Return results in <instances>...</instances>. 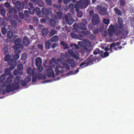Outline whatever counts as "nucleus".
Returning <instances> with one entry per match:
<instances>
[{
  "instance_id": "46",
  "label": "nucleus",
  "mask_w": 134,
  "mask_h": 134,
  "mask_svg": "<svg viewBox=\"0 0 134 134\" xmlns=\"http://www.w3.org/2000/svg\"><path fill=\"white\" fill-rule=\"evenodd\" d=\"M109 55V53L108 52H106L103 54L102 53L101 54L100 56L102 58H104L108 56Z\"/></svg>"
},
{
  "instance_id": "2",
  "label": "nucleus",
  "mask_w": 134,
  "mask_h": 134,
  "mask_svg": "<svg viewBox=\"0 0 134 134\" xmlns=\"http://www.w3.org/2000/svg\"><path fill=\"white\" fill-rule=\"evenodd\" d=\"M90 4L87 3V2L83 1L80 0L77 2L75 4V7L76 9V10L77 12H78L80 10V8L81 9H85Z\"/></svg>"
},
{
  "instance_id": "42",
  "label": "nucleus",
  "mask_w": 134,
  "mask_h": 134,
  "mask_svg": "<svg viewBox=\"0 0 134 134\" xmlns=\"http://www.w3.org/2000/svg\"><path fill=\"white\" fill-rule=\"evenodd\" d=\"M11 56L9 54H6V55L4 57V60L5 61L7 62L8 61H9L10 60H11Z\"/></svg>"
},
{
  "instance_id": "35",
  "label": "nucleus",
  "mask_w": 134,
  "mask_h": 134,
  "mask_svg": "<svg viewBox=\"0 0 134 134\" xmlns=\"http://www.w3.org/2000/svg\"><path fill=\"white\" fill-rule=\"evenodd\" d=\"M7 38L9 39L10 40L11 39L13 36V33L10 31H8L7 33Z\"/></svg>"
},
{
  "instance_id": "64",
  "label": "nucleus",
  "mask_w": 134,
  "mask_h": 134,
  "mask_svg": "<svg viewBox=\"0 0 134 134\" xmlns=\"http://www.w3.org/2000/svg\"><path fill=\"white\" fill-rule=\"evenodd\" d=\"M18 69L19 70H23V65L22 64H19L17 66Z\"/></svg>"
},
{
  "instance_id": "39",
  "label": "nucleus",
  "mask_w": 134,
  "mask_h": 134,
  "mask_svg": "<svg viewBox=\"0 0 134 134\" xmlns=\"http://www.w3.org/2000/svg\"><path fill=\"white\" fill-rule=\"evenodd\" d=\"M2 51L3 52L4 54L5 55L8 54V51L7 46H4Z\"/></svg>"
},
{
  "instance_id": "52",
  "label": "nucleus",
  "mask_w": 134,
  "mask_h": 134,
  "mask_svg": "<svg viewBox=\"0 0 134 134\" xmlns=\"http://www.w3.org/2000/svg\"><path fill=\"white\" fill-rule=\"evenodd\" d=\"M0 10L1 14L3 16L5 15L6 12V9H5L3 8Z\"/></svg>"
},
{
  "instance_id": "33",
  "label": "nucleus",
  "mask_w": 134,
  "mask_h": 134,
  "mask_svg": "<svg viewBox=\"0 0 134 134\" xmlns=\"http://www.w3.org/2000/svg\"><path fill=\"white\" fill-rule=\"evenodd\" d=\"M55 12L58 18L60 19L63 14V13L62 12V11H58L57 9H56L55 10Z\"/></svg>"
},
{
  "instance_id": "36",
  "label": "nucleus",
  "mask_w": 134,
  "mask_h": 134,
  "mask_svg": "<svg viewBox=\"0 0 134 134\" xmlns=\"http://www.w3.org/2000/svg\"><path fill=\"white\" fill-rule=\"evenodd\" d=\"M55 30L53 29H50L51 31L49 34V36L50 37L53 36L55 34H57L58 31Z\"/></svg>"
},
{
  "instance_id": "45",
  "label": "nucleus",
  "mask_w": 134,
  "mask_h": 134,
  "mask_svg": "<svg viewBox=\"0 0 134 134\" xmlns=\"http://www.w3.org/2000/svg\"><path fill=\"white\" fill-rule=\"evenodd\" d=\"M115 44V42H113L110 44V52H113L112 49L113 48L115 47L116 46Z\"/></svg>"
},
{
  "instance_id": "41",
  "label": "nucleus",
  "mask_w": 134,
  "mask_h": 134,
  "mask_svg": "<svg viewBox=\"0 0 134 134\" xmlns=\"http://www.w3.org/2000/svg\"><path fill=\"white\" fill-rule=\"evenodd\" d=\"M102 58L100 55L98 56H96L94 57V62L96 63L99 62Z\"/></svg>"
},
{
  "instance_id": "30",
  "label": "nucleus",
  "mask_w": 134,
  "mask_h": 134,
  "mask_svg": "<svg viewBox=\"0 0 134 134\" xmlns=\"http://www.w3.org/2000/svg\"><path fill=\"white\" fill-rule=\"evenodd\" d=\"M58 37L57 35H55L52 37L50 41L52 42H56L58 40Z\"/></svg>"
},
{
  "instance_id": "19",
  "label": "nucleus",
  "mask_w": 134,
  "mask_h": 134,
  "mask_svg": "<svg viewBox=\"0 0 134 134\" xmlns=\"http://www.w3.org/2000/svg\"><path fill=\"white\" fill-rule=\"evenodd\" d=\"M99 13L100 15H105L107 14V9L105 7H102L99 10Z\"/></svg>"
},
{
  "instance_id": "63",
  "label": "nucleus",
  "mask_w": 134,
  "mask_h": 134,
  "mask_svg": "<svg viewBox=\"0 0 134 134\" xmlns=\"http://www.w3.org/2000/svg\"><path fill=\"white\" fill-rule=\"evenodd\" d=\"M74 4L71 3L69 4V9H70L71 10H72V11H73L74 9Z\"/></svg>"
},
{
  "instance_id": "40",
  "label": "nucleus",
  "mask_w": 134,
  "mask_h": 134,
  "mask_svg": "<svg viewBox=\"0 0 134 134\" xmlns=\"http://www.w3.org/2000/svg\"><path fill=\"white\" fill-rule=\"evenodd\" d=\"M70 47H72V49H75L79 48L78 45L75 43H72L70 44Z\"/></svg>"
},
{
  "instance_id": "17",
  "label": "nucleus",
  "mask_w": 134,
  "mask_h": 134,
  "mask_svg": "<svg viewBox=\"0 0 134 134\" xmlns=\"http://www.w3.org/2000/svg\"><path fill=\"white\" fill-rule=\"evenodd\" d=\"M36 70L35 68H33L32 69L30 67H29L27 69V73L31 76L35 73Z\"/></svg>"
},
{
  "instance_id": "29",
  "label": "nucleus",
  "mask_w": 134,
  "mask_h": 134,
  "mask_svg": "<svg viewBox=\"0 0 134 134\" xmlns=\"http://www.w3.org/2000/svg\"><path fill=\"white\" fill-rule=\"evenodd\" d=\"M60 45H62L64 49H69L70 47L69 46L68 44L64 41H62L60 42Z\"/></svg>"
},
{
  "instance_id": "14",
  "label": "nucleus",
  "mask_w": 134,
  "mask_h": 134,
  "mask_svg": "<svg viewBox=\"0 0 134 134\" xmlns=\"http://www.w3.org/2000/svg\"><path fill=\"white\" fill-rule=\"evenodd\" d=\"M86 60H87L88 64L92 65L93 64V62H94V57H93L92 54Z\"/></svg>"
},
{
  "instance_id": "54",
  "label": "nucleus",
  "mask_w": 134,
  "mask_h": 134,
  "mask_svg": "<svg viewBox=\"0 0 134 134\" xmlns=\"http://www.w3.org/2000/svg\"><path fill=\"white\" fill-rule=\"evenodd\" d=\"M100 31V30L98 28H97L92 31L93 33L94 34H98Z\"/></svg>"
},
{
  "instance_id": "27",
  "label": "nucleus",
  "mask_w": 134,
  "mask_h": 134,
  "mask_svg": "<svg viewBox=\"0 0 134 134\" xmlns=\"http://www.w3.org/2000/svg\"><path fill=\"white\" fill-rule=\"evenodd\" d=\"M49 32V30L48 29L44 28L43 29L42 31V36L43 37L46 36L48 34Z\"/></svg>"
},
{
  "instance_id": "8",
  "label": "nucleus",
  "mask_w": 134,
  "mask_h": 134,
  "mask_svg": "<svg viewBox=\"0 0 134 134\" xmlns=\"http://www.w3.org/2000/svg\"><path fill=\"white\" fill-rule=\"evenodd\" d=\"M92 23L94 25H97L100 22V18L98 15L96 14L93 15L92 20Z\"/></svg>"
},
{
  "instance_id": "10",
  "label": "nucleus",
  "mask_w": 134,
  "mask_h": 134,
  "mask_svg": "<svg viewBox=\"0 0 134 134\" xmlns=\"http://www.w3.org/2000/svg\"><path fill=\"white\" fill-rule=\"evenodd\" d=\"M65 19L66 22L70 25H71L75 21V20L73 18L67 15L65 16Z\"/></svg>"
},
{
  "instance_id": "61",
  "label": "nucleus",
  "mask_w": 134,
  "mask_h": 134,
  "mask_svg": "<svg viewBox=\"0 0 134 134\" xmlns=\"http://www.w3.org/2000/svg\"><path fill=\"white\" fill-rule=\"evenodd\" d=\"M82 22L84 24H85V25H87L88 23V22L87 20L86 19H82Z\"/></svg>"
},
{
  "instance_id": "62",
  "label": "nucleus",
  "mask_w": 134,
  "mask_h": 134,
  "mask_svg": "<svg viewBox=\"0 0 134 134\" xmlns=\"http://www.w3.org/2000/svg\"><path fill=\"white\" fill-rule=\"evenodd\" d=\"M120 5L122 7H124L125 6V0H120Z\"/></svg>"
},
{
  "instance_id": "50",
  "label": "nucleus",
  "mask_w": 134,
  "mask_h": 134,
  "mask_svg": "<svg viewBox=\"0 0 134 134\" xmlns=\"http://www.w3.org/2000/svg\"><path fill=\"white\" fill-rule=\"evenodd\" d=\"M1 31L2 34L3 35L5 34L7 31L5 27H2Z\"/></svg>"
},
{
  "instance_id": "55",
  "label": "nucleus",
  "mask_w": 134,
  "mask_h": 134,
  "mask_svg": "<svg viewBox=\"0 0 134 134\" xmlns=\"http://www.w3.org/2000/svg\"><path fill=\"white\" fill-rule=\"evenodd\" d=\"M12 63L13 64L11 65L9 64V65H11V66L9 67V68L10 70H13L15 68V64L16 63Z\"/></svg>"
},
{
  "instance_id": "9",
  "label": "nucleus",
  "mask_w": 134,
  "mask_h": 134,
  "mask_svg": "<svg viewBox=\"0 0 134 134\" xmlns=\"http://www.w3.org/2000/svg\"><path fill=\"white\" fill-rule=\"evenodd\" d=\"M66 56H64L63 58H62L65 62L66 61L72 67H75V64L74 60L72 59H70L69 58L66 60L64 59L66 58Z\"/></svg>"
},
{
  "instance_id": "56",
  "label": "nucleus",
  "mask_w": 134,
  "mask_h": 134,
  "mask_svg": "<svg viewBox=\"0 0 134 134\" xmlns=\"http://www.w3.org/2000/svg\"><path fill=\"white\" fill-rule=\"evenodd\" d=\"M27 54L25 53H23L21 56L22 59L23 60H25L27 58Z\"/></svg>"
},
{
  "instance_id": "31",
  "label": "nucleus",
  "mask_w": 134,
  "mask_h": 134,
  "mask_svg": "<svg viewBox=\"0 0 134 134\" xmlns=\"http://www.w3.org/2000/svg\"><path fill=\"white\" fill-rule=\"evenodd\" d=\"M50 40H48L45 42V46L46 48L48 50L50 48V47H51L52 43L50 42Z\"/></svg>"
},
{
  "instance_id": "49",
  "label": "nucleus",
  "mask_w": 134,
  "mask_h": 134,
  "mask_svg": "<svg viewBox=\"0 0 134 134\" xmlns=\"http://www.w3.org/2000/svg\"><path fill=\"white\" fill-rule=\"evenodd\" d=\"M4 5L6 7L8 8V9H9V8H10L13 7H12L10 3L7 2H6L4 3Z\"/></svg>"
},
{
  "instance_id": "43",
  "label": "nucleus",
  "mask_w": 134,
  "mask_h": 134,
  "mask_svg": "<svg viewBox=\"0 0 134 134\" xmlns=\"http://www.w3.org/2000/svg\"><path fill=\"white\" fill-rule=\"evenodd\" d=\"M32 75L33 76L32 82H34L37 81L38 76L35 73L34 75Z\"/></svg>"
},
{
  "instance_id": "32",
  "label": "nucleus",
  "mask_w": 134,
  "mask_h": 134,
  "mask_svg": "<svg viewBox=\"0 0 134 134\" xmlns=\"http://www.w3.org/2000/svg\"><path fill=\"white\" fill-rule=\"evenodd\" d=\"M42 10L44 15L47 16L50 13L49 10L46 8L43 7Z\"/></svg>"
},
{
  "instance_id": "57",
  "label": "nucleus",
  "mask_w": 134,
  "mask_h": 134,
  "mask_svg": "<svg viewBox=\"0 0 134 134\" xmlns=\"http://www.w3.org/2000/svg\"><path fill=\"white\" fill-rule=\"evenodd\" d=\"M18 14L20 19H25L24 15L23 13L19 12Z\"/></svg>"
},
{
  "instance_id": "26",
  "label": "nucleus",
  "mask_w": 134,
  "mask_h": 134,
  "mask_svg": "<svg viewBox=\"0 0 134 134\" xmlns=\"http://www.w3.org/2000/svg\"><path fill=\"white\" fill-rule=\"evenodd\" d=\"M87 60H84L81 63L79 66L82 68H84L90 65L89 64H88Z\"/></svg>"
},
{
  "instance_id": "60",
  "label": "nucleus",
  "mask_w": 134,
  "mask_h": 134,
  "mask_svg": "<svg viewBox=\"0 0 134 134\" xmlns=\"http://www.w3.org/2000/svg\"><path fill=\"white\" fill-rule=\"evenodd\" d=\"M77 14V16L79 18L81 17L83 15V12L81 11H80L79 12H78Z\"/></svg>"
},
{
  "instance_id": "22",
  "label": "nucleus",
  "mask_w": 134,
  "mask_h": 134,
  "mask_svg": "<svg viewBox=\"0 0 134 134\" xmlns=\"http://www.w3.org/2000/svg\"><path fill=\"white\" fill-rule=\"evenodd\" d=\"M118 22L120 28H122L123 27V21L122 18L120 17H119L118 18Z\"/></svg>"
},
{
  "instance_id": "11",
  "label": "nucleus",
  "mask_w": 134,
  "mask_h": 134,
  "mask_svg": "<svg viewBox=\"0 0 134 134\" xmlns=\"http://www.w3.org/2000/svg\"><path fill=\"white\" fill-rule=\"evenodd\" d=\"M46 75L49 77L54 78L55 77L54 72L52 69H47L46 72Z\"/></svg>"
},
{
  "instance_id": "5",
  "label": "nucleus",
  "mask_w": 134,
  "mask_h": 134,
  "mask_svg": "<svg viewBox=\"0 0 134 134\" xmlns=\"http://www.w3.org/2000/svg\"><path fill=\"white\" fill-rule=\"evenodd\" d=\"M19 89V87L15 86L13 83L11 85H7L6 87L5 90L7 93H9L10 92H13L15 90Z\"/></svg>"
},
{
  "instance_id": "13",
  "label": "nucleus",
  "mask_w": 134,
  "mask_h": 134,
  "mask_svg": "<svg viewBox=\"0 0 134 134\" xmlns=\"http://www.w3.org/2000/svg\"><path fill=\"white\" fill-rule=\"evenodd\" d=\"M77 27L78 29L82 30H86L87 27L85 24H84L82 23H79L77 25Z\"/></svg>"
},
{
  "instance_id": "24",
  "label": "nucleus",
  "mask_w": 134,
  "mask_h": 134,
  "mask_svg": "<svg viewBox=\"0 0 134 134\" xmlns=\"http://www.w3.org/2000/svg\"><path fill=\"white\" fill-rule=\"evenodd\" d=\"M129 32V30L126 27L124 28L122 31V35L125 37H127Z\"/></svg>"
},
{
  "instance_id": "28",
  "label": "nucleus",
  "mask_w": 134,
  "mask_h": 134,
  "mask_svg": "<svg viewBox=\"0 0 134 134\" xmlns=\"http://www.w3.org/2000/svg\"><path fill=\"white\" fill-rule=\"evenodd\" d=\"M23 42L25 46H27L29 44V40L27 36H25L24 37L23 40Z\"/></svg>"
},
{
  "instance_id": "47",
  "label": "nucleus",
  "mask_w": 134,
  "mask_h": 134,
  "mask_svg": "<svg viewBox=\"0 0 134 134\" xmlns=\"http://www.w3.org/2000/svg\"><path fill=\"white\" fill-rule=\"evenodd\" d=\"M31 76H27L26 77L24 80L27 82V83H28L31 81Z\"/></svg>"
},
{
  "instance_id": "7",
  "label": "nucleus",
  "mask_w": 134,
  "mask_h": 134,
  "mask_svg": "<svg viewBox=\"0 0 134 134\" xmlns=\"http://www.w3.org/2000/svg\"><path fill=\"white\" fill-rule=\"evenodd\" d=\"M14 53L15 54L14 55L12 59L9 62V64L11 65L13 64L12 63H16V61L19 58L20 55L19 54L20 53H15V50H14Z\"/></svg>"
},
{
  "instance_id": "21",
  "label": "nucleus",
  "mask_w": 134,
  "mask_h": 134,
  "mask_svg": "<svg viewBox=\"0 0 134 134\" xmlns=\"http://www.w3.org/2000/svg\"><path fill=\"white\" fill-rule=\"evenodd\" d=\"M24 12L25 19L26 21H30V19L29 17V11L27 10H25L24 11Z\"/></svg>"
},
{
  "instance_id": "48",
  "label": "nucleus",
  "mask_w": 134,
  "mask_h": 134,
  "mask_svg": "<svg viewBox=\"0 0 134 134\" xmlns=\"http://www.w3.org/2000/svg\"><path fill=\"white\" fill-rule=\"evenodd\" d=\"M36 14L39 17H42L44 16L43 12L41 10L37 13Z\"/></svg>"
},
{
  "instance_id": "53",
  "label": "nucleus",
  "mask_w": 134,
  "mask_h": 134,
  "mask_svg": "<svg viewBox=\"0 0 134 134\" xmlns=\"http://www.w3.org/2000/svg\"><path fill=\"white\" fill-rule=\"evenodd\" d=\"M30 13L31 14H34L35 12V8H28Z\"/></svg>"
},
{
  "instance_id": "15",
  "label": "nucleus",
  "mask_w": 134,
  "mask_h": 134,
  "mask_svg": "<svg viewBox=\"0 0 134 134\" xmlns=\"http://www.w3.org/2000/svg\"><path fill=\"white\" fill-rule=\"evenodd\" d=\"M20 82V77L19 76H17L14 79V82L13 83V84L15 86H18L19 87V89L20 87L19 84Z\"/></svg>"
},
{
  "instance_id": "23",
  "label": "nucleus",
  "mask_w": 134,
  "mask_h": 134,
  "mask_svg": "<svg viewBox=\"0 0 134 134\" xmlns=\"http://www.w3.org/2000/svg\"><path fill=\"white\" fill-rule=\"evenodd\" d=\"M114 11L115 14L119 16H121L122 14V11L117 7L114 8Z\"/></svg>"
},
{
  "instance_id": "37",
  "label": "nucleus",
  "mask_w": 134,
  "mask_h": 134,
  "mask_svg": "<svg viewBox=\"0 0 134 134\" xmlns=\"http://www.w3.org/2000/svg\"><path fill=\"white\" fill-rule=\"evenodd\" d=\"M50 63L53 67H55V64H56L55 59L54 58H52L50 60Z\"/></svg>"
},
{
  "instance_id": "4",
  "label": "nucleus",
  "mask_w": 134,
  "mask_h": 134,
  "mask_svg": "<svg viewBox=\"0 0 134 134\" xmlns=\"http://www.w3.org/2000/svg\"><path fill=\"white\" fill-rule=\"evenodd\" d=\"M8 12L7 13V16L9 19H12L15 13H17L16 9L15 7L10 8L8 9Z\"/></svg>"
},
{
  "instance_id": "59",
  "label": "nucleus",
  "mask_w": 134,
  "mask_h": 134,
  "mask_svg": "<svg viewBox=\"0 0 134 134\" xmlns=\"http://www.w3.org/2000/svg\"><path fill=\"white\" fill-rule=\"evenodd\" d=\"M5 75L3 74L0 77V80L1 81H3L5 79Z\"/></svg>"
},
{
  "instance_id": "58",
  "label": "nucleus",
  "mask_w": 134,
  "mask_h": 134,
  "mask_svg": "<svg viewBox=\"0 0 134 134\" xmlns=\"http://www.w3.org/2000/svg\"><path fill=\"white\" fill-rule=\"evenodd\" d=\"M45 1L47 5H51L52 4V0H45Z\"/></svg>"
},
{
  "instance_id": "18",
  "label": "nucleus",
  "mask_w": 134,
  "mask_h": 134,
  "mask_svg": "<svg viewBox=\"0 0 134 134\" xmlns=\"http://www.w3.org/2000/svg\"><path fill=\"white\" fill-rule=\"evenodd\" d=\"M42 63L41 58L40 57H37L35 60V65L36 66H41Z\"/></svg>"
},
{
  "instance_id": "25",
  "label": "nucleus",
  "mask_w": 134,
  "mask_h": 134,
  "mask_svg": "<svg viewBox=\"0 0 134 134\" xmlns=\"http://www.w3.org/2000/svg\"><path fill=\"white\" fill-rule=\"evenodd\" d=\"M10 24L12 26L15 28L18 26V23L17 21L14 19H12L10 21Z\"/></svg>"
},
{
  "instance_id": "6",
  "label": "nucleus",
  "mask_w": 134,
  "mask_h": 134,
  "mask_svg": "<svg viewBox=\"0 0 134 134\" xmlns=\"http://www.w3.org/2000/svg\"><path fill=\"white\" fill-rule=\"evenodd\" d=\"M13 4L19 11L22 10L25 8V5L24 3H21L19 1H17L16 2Z\"/></svg>"
},
{
  "instance_id": "34",
  "label": "nucleus",
  "mask_w": 134,
  "mask_h": 134,
  "mask_svg": "<svg viewBox=\"0 0 134 134\" xmlns=\"http://www.w3.org/2000/svg\"><path fill=\"white\" fill-rule=\"evenodd\" d=\"M103 51H100L99 49L96 48L93 52V54L94 55H97L99 53L100 55L101 54L103 53Z\"/></svg>"
},
{
  "instance_id": "12",
  "label": "nucleus",
  "mask_w": 134,
  "mask_h": 134,
  "mask_svg": "<svg viewBox=\"0 0 134 134\" xmlns=\"http://www.w3.org/2000/svg\"><path fill=\"white\" fill-rule=\"evenodd\" d=\"M56 21L54 19H51L49 21V25L53 29H55Z\"/></svg>"
},
{
  "instance_id": "38",
  "label": "nucleus",
  "mask_w": 134,
  "mask_h": 134,
  "mask_svg": "<svg viewBox=\"0 0 134 134\" xmlns=\"http://www.w3.org/2000/svg\"><path fill=\"white\" fill-rule=\"evenodd\" d=\"M13 18L15 19L18 20L19 23H20L21 22V20L19 19V16L17 14V13H15V14H14Z\"/></svg>"
},
{
  "instance_id": "3",
  "label": "nucleus",
  "mask_w": 134,
  "mask_h": 134,
  "mask_svg": "<svg viewBox=\"0 0 134 134\" xmlns=\"http://www.w3.org/2000/svg\"><path fill=\"white\" fill-rule=\"evenodd\" d=\"M59 67L57 66H56L55 68V74L56 75H58L60 73H62L63 72V70H59V68H65L66 69L69 70L70 69V66L66 63H64L63 62H61L59 66Z\"/></svg>"
},
{
  "instance_id": "20",
  "label": "nucleus",
  "mask_w": 134,
  "mask_h": 134,
  "mask_svg": "<svg viewBox=\"0 0 134 134\" xmlns=\"http://www.w3.org/2000/svg\"><path fill=\"white\" fill-rule=\"evenodd\" d=\"M68 53L70 54L71 56L72 57L77 59H79V56L75 53L72 50L69 49L68 50Z\"/></svg>"
},
{
  "instance_id": "51",
  "label": "nucleus",
  "mask_w": 134,
  "mask_h": 134,
  "mask_svg": "<svg viewBox=\"0 0 134 134\" xmlns=\"http://www.w3.org/2000/svg\"><path fill=\"white\" fill-rule=\"evenodd\" d=\"M10 70L8 68H7L5 69L4 71V73L6 75H8L10 74Z\"/></svg>"
},
{
  "instance_id": "16",
  "label": "nucleus",
  "mask_w": 134,
  "mask_h": 134,
  "mask_svg": "<svg viewBox=\"0 0 134 134\" xmlns=\"http://www.w3.org/2000/svg\"><path fill=\"white\" fill-rule=\"evenodd\" d=\"M114 26L113 24L110 25L108 28V34L110 35H112L114 32Z\"/></svg>"
},
{
  "instance_id": "1",
  "label": "nucleus",
  "mask_w": 134,
  "mask_h": 134,
  "mask_svg": "<svg viewBox=\"0 0 134 134\" xmlns=\"http://www.w3.org/2000/svg\"><path fill=\"white\" fill-rule=\"evenodd\" d=\"M13 41L15 44V45L13 47V48L15 49V53H20L21 52L20 49H23L24 47L23 45L21 44L22 41L21 38H18Z\"/></svg>"
},
{
  "instance_id": "44",
  "label": "nucleus",
  "mask_w": 134,
  "mask_h": 134,
  "mask_svg": "<svg viewBox=\"0 0 134 134\" xmlns=\"http://www.w3.org/2000/svg\"><path fill=\"white\" fill-rule=\"evenodd\" d=\"M37 4L40 7H43L44 5V2L43 1L40 0L38 1Z\"/></svg>"
}]
</instances>
